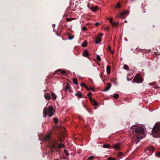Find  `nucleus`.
Returning a JSON list of instances; mask_svg holds the SVG:
<instances>
[{
  "label": "nucleus",
  "mask_w": 160,
  "mask_h": 160,
  "mask_svg": "<svg viewBox=\"0 0 160 160\" xmlns=\"http://www.w3.org/2000/svg\"><path fill=\"white\" fill-rule=\"evenodd\" d=\"M130 132H134L137 134L138 137L140 138H143L144 137V130L142 127H136L135 126H132L130 128Z\"/></svg>",
  "instance_id": "obj_1"
},
{
  "label": "nucleus",
  "mask_w": 160,
  "mask_h": 160,
  "mask_svg": "<svg viewBox=\"0 0 160 160\" xmlns=\"http://www.w3.org/2000/svg\"><path fill=\"white\" fill-rule=\"evenodd\" d=\"M152 133L154 137H160V123H156L152 129Z\"/></svg>",
  "instance_id": "obj_2"
},
{
  "label": "nucleus",
  "mask_w": 160,
  "mask_h": 160,
  "mask_svg": "<svg viewBox=\"0 0 160 160\" xmlns=\"http://www.w3.org/2000/svg\"><path fill=\"white\" fill-rule=\"evenodd\" d=\"M54 112L53 108L52 105L49 106L48 108H45L43 111L44 115H48L49 117L52 116Z\"/></svg>",
  "instance_id": "obj_3"
},
{
  "label": "nucleus",
  "mask_w": 160,
  "mask_h": 160,
  "mask_svg": "<svg viewBox=\"0 0 160 160\" xmlns=\"http://www.w3.org/2000/svg\"><path fill=\"white\" fill-rule=\"evenodd\" d=\"M143 81V79L139 74H138L135 77L132 82H136L137 83H141Z\"/></svg>",
  "instance_id": "obj_4"
},
{
  "label": "nucleus",
  "mask_w": 160,
  "mask_h": 160,
  "mask_svg": "<svg viewBox=\"0 0 160 160\" xmlns=\"http://www.w3.org/2000/svg\"><path fill=\"white\" fill-rule=\"evenodd\" d=\"M154 147L152 146H149L146 149V152L149 155L152 154L154 152Z\"/></svg>",
  "instance_id": "obj_5"
},
{
  "label": "nucleus",
  "mask_w": 160,
  "mask_h": 160,
  "mask_svg": "<svg viewBox=\"0 0 160 160\" xmlns=\"http://www.w3.org/2000/svg\"><path fill=\"white\" fill-rule=\"evenodd\" d=\"M57 144V143L56 141L52 142L50 144V147L52 149V152H54L53 149L55 148V146Z\"/></svg>",
  "instance_id": "obj_6"
},
{
  "label": "nucleus",
  "mask_w": 160,
  "mask_h": 160,
  "mask_svg": "<svg viewBox=\"0 0 160 160\" xmlns=\"http://www.w3.org/2000/svg\"><path fill=\"white\" fill-rule=\"evenodd\" d=\"M111 84L110 83H107V86H106L105 88L103 89L102 91L104 92H107L111 88Z\"/></svg>",
  "instance_id": "obj_7"
},
{
  "label": "nucleus",
  "mask_w": 160,
  "mask_h": 160,
  "mask_svg": "<svg viewBox=\"0 0 160 160\" xmlns=\"http://www.w3.org/2000/svg\"><path fill=\"white\" fill-rule=\"evenodd\" d=\"M65 90L66 92H67L68 91L69 92H71L70 87L69 84L68 83H67L66 87L65 88Z\"/></svg>",
  "instance_id": "obj_8"
},
{
  "label": "nucleus",
  "mask_w": 160,
  "mask_h": 160,
  "mask_svg": "<svg viewBox=\"0 0 160 160\" xmlns=\"http://www.w3.org/2000/svg\"><path fill=\"white\" fill-rule=\"evenodd\" d=\"M113 147L116 150H120V144L119 143H116L113 146Z\"/></svg>",
  "instance_id": "obj_9"
},
{
  "label": "nucleus",
  "mask_w": 160,
  "mask_h": 160,
  "mask_svg": "<svg viewBox=\"0 0 160 160\" xmlns=\"http://www.w3.org/2000/svg\"><path fill=\"white\" fill-rule=\"evenodd\" d=\"M44 97L47 100H49L50 98V96L48 93H45L44 95Z\"/></svg>",
  "instance_id": "obj_10"
},
{
  "label": "nucleus",
  "mask_w": 160,
  "mask_h": 160,
  "mask_svg": "<svg viewBox=\"0 0 160 160\" xmlns=\"http://www.w3.org/2000/svg\"><path fill=\"white\" fill-rule=\"evenodd\" d=\"M123 14H125L126 15H128V12L127 11H124V12H123L122 13H121L120 15H119V17L120 18H124L123 17Z\"/></svg>",
  "instance_id": "obj_11"
},
{
  "label": "nucleus",
  "mask_w": 160,
  "mask_h": 160,
  "mask_svg": "<svg viewBox=\"0 0 160 160\" xmlns=\"http://www.w3.org/2000/svg\"><path fill=\"white\" fill-rule=\"evenodd\" d=\"M91 102L92 104L94 105L95 106H98V102L93 99L91 100Z\"/></svg>",
  "instance_id": "obj_12"
},
{
  "label": "nucleus",
  "mask_w": 160,
  "mask_h": 160,
  "mask_svg": "<svg viewBox=\"0 0 160 160\" xmlns=\"http://www.w3.org/2000/svg\"><path fill=\"white\" fill-rule=\"evenodd\" d=\"M50 138V135H46L44 138V141H48L49 140Z\"/></svg>",
  "instance_id": "obj_13"
},
{
  "label": "nucleus",
  "mask_w": 160,
  "mask_h": 160,
  "mask_svg": "<svg viewBox=\"0 0 160 160\" xmlns=\"http://www.w3.org/2000/svg\"><path fill=\"white\" fill-rule=\"evenodd\" d=\"M106 69L107 74H109L110 73V67L109 66H107Z\"/></svg>",
  "instance_id": "obj_14"
},
{
  "label": "nucleus",
  "mask_w": 160,
  "mask_h": 160,
  "mask_svg": "<svg viewBox=\"0 0 160 160\" xmlns=\"http://www.w3.org/2000/svg\"><path fill=\"white\" fill-rule=\"evenodd\" d=\"M51 96L52 98L54 100L56 99L57 98V95L55 94V93H52L51 94Z\"/></svg>",
  "instance_id": "obj_15"
},
{
  "label": "nucleus",
  "mask_w": 160,
  "mask_h": 160,
  "mask_svg": "<svg viewBox=\"0 0 160 160\" xmlns=\"http://www.w3.org/2000/svg\"><path fill=\"white\" fill-rule=\"evenodd\" d=\"M93 12H95L98 10V8L96 6H93L90 8V9Z\"/></svg>",
  "instance_id": "obj_16"
},
{
  "label": "nucleus",
  "mask_w": 160,
  "mask_h": 160,
  "mask_svg": "<svg viewBox=\"0 0 160 160\" xmlns=\"http://www.w3.org/2000/svg\"><path fill=\"white\" fill-rule=\"evenodd\" d=\"M101 41V39L100 38H97L95 41V43L98 44Z\"/></svg>",
  "instance_id": "obj_17"
},
{
  "label": "nucleus",
  "mask_w": 160,
  "mask_h": 160,
  "mask_svg": "<svg viewBox=\"0 0 160 160\" xmlns=\"http://www.w3.org/2000/svg\"><path fill=\"white\" fill-rule=\"evenodd\" d=\"M83 55L85 57H87L89 55L88 51L87 50L84 51L83 52Z\"/></svg>",
  "instance_id": "obj_18"
},
{
  "label": "nucleus",
  "mask_w": 160,
  "mask_h": 160,
  "mask_svg": "<svg viewBox=\"0 0 160 160\" xmlns=\"http://www.w3.org/2000/svg\"><path fill=\"white\" fill-rule=\"evenodd\" d=\"M60 72L62 74H65L66 72V71H65L63 70H61V69H58L56 71V72Z\"/></svg>",
  "instance_id": "obj_19"
},
{
  "label": "nucleus",
  "mask_w": 160,
  "mask_h": 160,
  "mask_svg": "<svg viewBox=\"0 0 160 160\" xmlns=\"http://www.w3.org/2000/svg\"><path fill=\"white\" fill-rule=\"evenodd\" d=\"M75 95L80 98L82 97V94L81 93L79 92L75 94Z\"/></svg>",
  "instance_id": "obj_20"
},
{
  "label": "nucleus",
  "mask_w": 160,
  "mask_h": 160,
  "mask_svg": "<svg viewBox=\"0 0 160 160\" xmlns=\"http://www.w3.org/2000/svg\"><path fill=\"white\" fill-rule=\"evenodd\" d=\"M121 6V3L120 2H118V3H117L115 6V8H119Z\"/></svg>",
  "instance_id": "obj_21"
},
{
  "label": "nucleus",
  "mask_w": 160,
  "mask_h": 160,
  "mask_svg": "<svg viewBox=\"0 0 160 160\" xmlns=\"http://www.w3.org/2000/svg\"><path fill=\"white\" fill-rule=\"evenodd\" d=\"M103 147L105 148H108L110 147V145L109 144H103L102 146Z\"/></svg>",
  "instance_id": "obj_22"
},
{
  "label": "nucleus",
  "mask_w": 160,
  "mask_h": 160,
  "mask_svg": "<svg viewBox=\"0 0 160 160\" xmlns=\"http://www.w3.org/2000/svg\"><path fill=\"white\" fill-rule=\"evenodd\" d=\"M108 49L109 51L112 54L114 53V51H113L111 49V47L108 46Z\"/></svg>",
  "instance_id": "obj_23"
},
{
  "label": "nucleus",
  "mask_w": 160,
  "mask_h": 160,
  "mask_svg": "<svg viewBox=\"0 0 160 160\" xmlns=\"http://www.w3.org/2000/svg\"><path fill=\"white\" fill-rule=\"evenodd\" d=\"M86 88L88 90H91L92 91H94V89L93 88H92V87L88 88V87H86Z\"/></svg>",
  "instance_id": "obj_24"
},
{
  "label": "nucleus",
  "mask_w": 160,
  "mask_h": 160,
  "mask_svg": "<svg viewBox=\"0 0 160 160\" xmlns=\"http://www.w3.org/2000/svg\"><path fill=\"white\" fill-rule=\"evenodd\" d=\"M73 83L77 85L78 84V81L77 79L74 78L73 79Z\"/></svg>",
  "instance_id": "obj_25"
},
{
  "label": "nucleus",
  "mask_w": 160,
  "mask_h": 160,
  "mask_svg": "<svg viewBox=\"0 0 160 160\" xmlns=\"http://www.w3.org/2000/svg\"><path fill=\"white\" fill-rule=\"evenodd\" d=\"M62 147H64V145L63 143H60L58 146V148H61Z\"/></svg>",
  "instance_id": "obj_26"
},
{
  "label": "nucleus",
  "mask_w": 160,
  "mask_h": 160,
  "mask_svg": "<svg viewBox=\"0 0 160 160\" xmlns=\"http://www.w3.org/2000/svg\"><path fill=\"white\" fill-rule=\"evenodd\" d=\"M123 68L126 70H129V67L127 65H125L123 66Z\"/></svg>",
  "instance_id": "obj_27"
},
{
  "label": "nucleus",
  "mask_w": 160,
  "mask_h": 160,
  "mask_svg": "<svg viewBox=\"0 0 160 160\" xmlns=\"http://www.w3.org/2000/svg\"><path fill=\"white\" fill-rule=\"evenodd\" d=\"M87 46V42H84L82 44V46L83 47H85Z\"/></svg>",
  "instance_id": "obj_28"
},
{
  "label": "nucleus",
  "mask_w": 160,
  "mask_h": 160,
  "mask_svg": "<svg viewBox=\"0 0 160 160\" xmlns=\"http://www.w3.org/2000/svg\"><path fill=\"white\" fill-rule=\"evenodd\" d=\"M96 58L97 60L99 61H101V58L99 55H97L96 56Z\"/></svg>",
  "instance_id": "obj_29"
},
{
  "label": "nucleus",
  "mask_w": 160,
  "mask_h": 160,
  "mask_svg": "<svg viewBox=\"0 0 160 160\" xmlns=\"http://www.w3.org/2000/svg\"><path fill=\"white\" fill-rule=\"evenodd\" d=\"M74 36L73 35H71L68 36V39L70 40H71L73 39Z\"/></svg>",
  "instance_id": "obj_30"
},
{
  "label": "nucleus",
  "mask_w": 160,
  "mask_h": 160,
  "mask_svg": "<svg viewBox=\"0 0 160 160\" xmlns=\"http://www.w3.org/2000/svg\"><path fill=\"white\" fill-rule=\"evenodd\" d=\"M137 138L136 139V143H137L138 142H139L140 141L139 139H141L142 138H139L138 137V136H137Z\"/></svg>",
  "instance_id": "obj_31"
},
{
  "label": "nucleus",
  "mask_w": 160,
  "mask_h": 160,
  "mask_svg": "<svg viewBox=\"0 0 160 160\" xmlns=\"http://www.w3.org/2000/svg\"><path fill=\"white\" fill-rule=\"evenodd\" d=\"M80 85L81 86L84 87L86 88L87 87V86L83 82L81 83L80 84Z\"/></svg>",
  "instance_id": "obj_32"
},
{
  "label": "nucleus",
  "mask_w": 160,
  "mask_h": 160,
  "mask_svg": "<svg viewBox=\"0 0 160 160\" xmlns=\"http://www.w3.org/2000/svg\"><path fill=\"white\" fill-rule=\"evenodd\" d=\"M119 97V95L118 94H116L114 95L113 97L115 98H117Z\"/></svg>",
  "instance_id": "obj_33"
},
{
  "label": "nucleus",
  "mask_w": 160,
  "mask_h": 160,
  "mask_svg": "<svg viewBox=\"0 0 160 160\" xmlns=\"http://www.w3.org/2000/svg\"><path fill=\"white\" fill-rule=\"evenodd\" d=\"M64 152L67 156H68L69 155V153L67 150L64 149Z\"/></svg>",
  "instance_id": "obj_34"
},
{
  "label": "nucleus",
  "mask_w": 160,
  "mask_h": 160,
  "mask_svg": "<svg viewBox=\"0 0 160 160\" xmlns=\"http://www.w3.org/2000/svg\"><path fill=\"white\" fill-rule=\"evenodd\" d=\"M117 24L118 23L117 22H114L112 23V26L113 27H116L117 25Z\"/></svg>",
  "instance_id": "obj_35"
},
{
  "label": "nucleus",
  "mask_w": 160,
  "mask_h": 160,
  "mask_svg": "<svg viewBox=\"0 0 160 160\" xmlns=\"http://www.w3.org/2000/svg\"><path fill=\"white\" fill-rule=\"evenodd\" d=\"M66 20L68 22H70L72 20V19L71 18H67L66 19Z\"/></svg>",
  "instance_id": "obj_36"
},
{
  "label": "nucleus",
  "mask_w": 160,
  "mask_h": 160,
  "mask_svg": "<svg viewBox=\"0 0 160 160\" xmlns=\"http://www.w3.org/2000/svg\"><path fill=\"white\" fill-rule=\"evenodd\" d=\"M118 157H122V152H119L118 154Z\"/></svg>",
  "instance_id": "obj_37"
},
{
  "label": "nucleus",
  "mask_w": 160,
  "mask_h": 160,
  "mask_svg": "<svg viewBox=\"0 0 160 160\" xmlns=\"http://www.w3.org/2000/svg\"><path fill=\"white\" fill-rule=\"evenodd\" d=\"M94 158V157L92 156L88 158V160H92Z\"/></svg>",
  "instance_id": "obj_38"
},
{
  "label": "nucleus",
  "mask_w": 160,
  "mask_h": 160,
  "mask_svg": "<svg viewBox=\"0 0 160 160\" xmlns=\"http://www.w3.org/2000/svg\"><path fill=\"white\" fill-rule=\"evenodd\" d=\"M86 30H87V28L85 26H83L82 28V30L84 31H85Z\"/></svg>",
  "instance_id": "obj_39"
},
{
  "label": "nucleus",
  "mask_w": 160,
  "mask_h": 160,
  "mask_svg": "<svg viewBox=\"0 0 160 160\" xmlns=\"http://www.w3.org/2000/svg\"><path fill=\"white\" fill-rule=\"evenodd\" d=\"M108 160H116V159L112 158H108Z\"/></svg>",
  "instance_id": "obj_40"
},
{
  "label": "nucleus",
  "mask_w": 160,
  "mask_h": 160,
  "mask_svg": "<svg viewBox=\"0 0 160 160\" xmlns=\"http://www.w3.org/2000/svg\"><path fill=\"white\" fill-rule=\"evenodd\" d=\"M53 120L55 122H58V120L57 118H53Z\"/></svg>",
  "instance_id": "obj_41"
},
{
  "label": "nucleus",
  "mask_w": 160,
  "mask_h": 160,
  "mask_svg": "<svg viewBox=\"0 0 160 160\" xmlns=\"http://www.w3.org/2000/svg\"><path fill=\"white\" fill-rule=\"evenodd\" d=\"M109 21L110 23H112L113 21V18H110L109 19Z\"/></svg>",
  "instance_id": "obj_42"
},
{
  "label": "nucleus",
  "mask_w": 160,
  "mask_h": 160,
  "mask_svg": "<svg viewBox=\"0 0 160 160\" xmlns=\"http://www.w3.org/2000/svg\"><path fill=\"white\" fill-rule=\"evenodd\" d=\"M109 27L108 26L105 28L104 30H109Z\"/></svg>",
  "instance_id": "obj_43"
},
{
  "label": "nucleus",
  "mask_w": 160,
  "mask_h": 160,
  "mask_svg": "<svg viewBox=\"0 0 160 160\" xmlns=\"http://www.w3.org/2000/svg\"><path fill=\"white\" fill-rule=\"evenodd\" d=\"M130 76V75H129V74H128V75H127V80L128 81H130V80H131V79H128V76Z\"/></svg>",
  "instance_id": "obj_44"
},
{
  "label": "nucleus",
  "mask_w": 160,
  "mask_h": 160,
  "mask_svg": "<svg viewBox=\"0 0 160 160\" xmlns=\"http://www.w3.org/2000/svg\"><path fill=\"white\" fill-rule=\"evenodd\" d=\"M92 95V93H89L88 94V95L89 97H91V96Z\"/></svg>",
  "instance_id": "obj_45"
},
{
  "label": "nucleus",
  "mask_w": 160,
  "mask_h": 160,
  "mask_svg": "<svg viewBox=\"0 0 160 160\" xmlns=\"http://www.w3.org/2000/svg\"><path fill=\"white\" fill-rule=\"evenodd\" d=\"M157 156L159 157L160 156V152H158L157 153Z\"/></svg>",
  "instance_id": "obj_46"
},
{
  "label": "nucleus",
  "mask_w": 160,
  "mask_h": 160,
  "mask_svg": "<svg viewBox=\"0 0 160 160\" xmlns=\"http://www.w3.org/2000/svg\"><path fill=\"white\" fill-rule=\"evenodd\" d=\"M99 24V23L98 22H96L95 24V25L96 26H97Z\"/></svg>",
  "instance_id": "obj_47"
},
{
  "label": "nucleus",
  "mask_w": 160,
  "mask_h": 160,
  "mask_svg": "<svg viewBox=\"0 0 160 160\" xmlns=\"http://www.w3.org/2000/svg\"><path fill=\"white\" fill-rule=\"evenodd\" d=\"M154 84V83L152 82V83H149L148 84H149V85H153Z\"/></svg>",
  "instance_id": "obj_48"
},
{
  "label": "nucleus",
  "mask_w": 160,
  "mask_h": 160,
  "mask_svg": "<svg viewBox=\"0 0 160 160\" xmlns=\"http://www.w3.org/2000/svg\"><path fill=\"white\" fill-rule=\"evenodd\" d=\"M103 36V34L102 33H101L100 34L99 36L100 37H102Z\"/></svg>",
  "instance_id": "obj_49"
},
{
  "label": "nucleus",
  "mask_w": 160,
  "mask_h": 160,
  "mask_svg": "<svg viewBox=\"0 0 160 160\" xmlns=\"http://www.w3.org/2000/svg\"><path fill=\"white\" fill-rule=\"evenodd\" d=\"M87 7H88L89 8H90H90H90V7H89V5L88 4V5H87Z\"/></svg>",
  "instance_id": "obj_50"
},
{
  "label": "nucleus",
  "mask_w": 160,
  "mask_h": 160,
  "mask_svg": "<svg viewBox=\"0 0 160 160\" xmlns=\"http://www.w3.org/2000/svg\"><path fill=\"white\" fill-rule=\"evenodd\" d=\"M71 19H72V20H74L75 19V18H71Z\"/></svg>",
  "instance_id": "obj_51"
},
{
  "label": "nucleus",
  "mask_w": 160,
  "mask_h": 160,
  "mask_svg": "<svg viewBox=\"0 0 160 160\" xmlns=\"http://www.w3.org/2000/svg\"><path fill=\"white\" fill-rule=\"evenodd\" d=\"M60 141L61 142H62V139H60Z\"/></svg>",
  "instance_id": "obj_52"
},
{
  "label": "nucleus",
  "mask_w": 160,
  "mask_h": 160,
  "mask_svg": "<svg viewBox=\"0 0 160 160\" xmlns=\"http://www.w3.org/2000/svg\"><path fill=\"white\" fill-rule=\"evenodd\" d=\"M46 91H47V90H44V92H46Z\"/></svg>",
  "instance_id": "obj_53"
},
{
  "label": "nucleus",
  "mask_w": 160,
  "mask_h": 160,
  "mask_svg": "<svg viewBox=\"0 0 160 160\" xmlns=\"http://www.w3.org/2000/svg\"><path fill=\"white\" fill-rule=\"evenodd\" d=\"M154 88H157V87H155Z\"/></svg>",
  "instance_id": "obj_54"
},
{
  "label": "nucleus",
  "mask_w": 160,
  "mask_h": 160,
  "mask_svg": "<svg viewBox=\"0 0 160 160\" xmlns=\"http://www.w3.org/2000/svg\"><path fill=\"white\" fill-rule=\"evenodd\" d=\"M64 159H65V158H63Z\"/></svg>",
  "instance_id": "obj_55"
},
{
  "label": "nucleus",
  "mask_w": 160,
  "mask_h": 160,
  "mask_svg": "<svg viewBox=\"0 0 160 160\" xmlns=\"http://www.w3.org/2000/svg\"><path fill=\"white\" fill-rule=\"evenodd\" d=\"M125 22H127L126 20H125Z\"/></svg>",
  "instance_id": "obj_56"
},
{
  "label": "nucleus",
  "mask_w": 160,
  "mask_h": 160,
  "mask_svg": "<svg viewBox=\"0 0 160 160\" xmlns=\"http://www.w3.org/2000/svg\"><path fill=\"white\" fill-rule=\"evenodd\" d=\"M59 160L58 159H56V160Z\"/></svg>",
  "instance_id": "obj_57"
}]
</instances>
